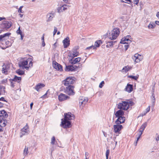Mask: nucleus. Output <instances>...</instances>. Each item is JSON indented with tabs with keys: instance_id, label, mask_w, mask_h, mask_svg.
Listing matches in <instances>:
<instances>
[{
	"instance_id": "f257e3e1",
	"label": "nucleus",
	"mask_w": 159,
	"mask_h": 159,
	"mask_svg": "<svg viewBox=\"0 0 159 159\" xmlns=\"http://www.w3.org/2000/svg\"><path fill=\"white\" fill-rule=\"evenodd\" d=\"M75 116L70 112L64 114V120L61 119V125L64 128H68L71 127V123L70 120H74Z\"/></svg>"
},
{
	"instance_id": "f03ea898",
	"label": "nucleus",
	"mask_w": 159,
	"mask_h": 159,
	"mask_svg": "<svg viewBox=\"0 0 159 159\" xmlns=\"http://www.w3.org/2000/svg\"><path fill=\"white\" fill-rule=\"evenodd\" d=\"M120 33L119 30L117 28H115L109 33V38L111 40H114L116 39Z\"/></svg>"
},
{
	"instance_id": "7ed1b4c3",
	"label": "nucleus",
	"mask_w": 159,
	"mask_h": 159,
	"mask_svg": "<svg viewBox=\"0 0 159 159\" xmlns=\"http://www.w3.org/2000/svg\"><path fill=\"white\" fill-rule=\"evenodd\" d=\"M12 25L11 21H3L0 25V28L3 29L2 30V31H5L10 28Z\"/></svg>"
},
{
	"instance_id": "20e7f679",
	"label": "nucleus",
	"mask_w": 159,
	"mask_h": 159,
	"mask_svg": "<svg viewBox=\"0 0 159 159\" xmlns=\"http://www.w3.org/2000/svg\"><path fill=\"white\" fill-rule=\"evenodd\" d=\"M117 107L120 109L127 110L129 107L128 103L126 101H122V102L119 103L117 104Z\"/></svg>"
},
{
	"instance_id": "39448f33",
	"label": "nucleus",
	"mask_w": 159,
	"mask_h": 159,
	"mask_svg": "<svg viewBox=\"0 0 159 159\" xmlns=\"http://www.w3.org/2000/svg\"><path fill=\"white\" fill-rule=\"evenodd\" d=\"M64 82L65 85L68 87L70 86H71V84H73L75 82V80L73 79L71 77H68L64 80Z\"/></svg>"
},
{
	"instance_id": "423d86ee",
	"label": "nucleus",
	"mask_w": 159,
	"mask_h": 159,
	"mask_svg": "<svg viewBox=\"0 0 159 159\" xmlns=\"http://www.w3.org/2000/svg\"><path fill=\"white\" fill-rule=\"evenodd\" d=\"M10 66L9 64H4L2 66V73L7 75L8 74L9 70H10Z\"/></svg>"
},
{
	"instance_id": "0eeeda50",
	"label": "nucleus",
	"mask_w": 159,
	"mask_h": 159,
	"mask_svg": "<svg viewBox=\"0 0 159 159\" xmlns=\"http://www.w3.org/2000/svg\"><path fill=\"white\" fill-rule=\"evenodd\" d=\"M74 86H70L67 87L65 89V92L69 95H73L75 93L73 91Z\"/></svg>"
},
{
	"instance_id": "6e6552de",
	"label": "nucleus",
	"mask_w": 159,
	"mask_h": 159,
	"mask_svg": "<svg viewBox=\"0 0 159 159\" xmlns=\"http://www.w3.org/2000/svg\"><path fill=\"white\" fill-rule=\"evenodd\" d=\"M20 137L21 138L24 135H26L29 133L28 126L27 124L26 126L21 130Z\"/></svg>"
},
{
	"instance_id": "1a4fd4ad",
	"label": "nucleus",
	"mask_w": 159,
	"mask_h": 159,
	"mask_svg": "<svg viewBox=\"0 0 159 159\" xmlns=\"http://www.w3.org/2000/svg\"><path fill=\"white\" fill-rule=\"evenodd\" d=\"M30 59H28L26 60H24L22 61H20L19 64V67H22L23 69H26L27 70H28L29 69V67L28 66H25L28 64V62L29 61Z\"/></svg>"
},
{
	"instance_id": "9d476101",
	"label": "nucleus",
	"mask_w": 159,
	"mask_h": 159,
	"mask_svg": "<svg viewBox=\"0 0 159 159\" xmlns=\"http://www.w3.org/2000/svg\"><path fill=\"white\" fill-rule=\"evenodd\" d=\"M123 128L122 126L119 124H116L113 126L114 131L116 133L120 134V131Z\"/></svg>"
},
{
	"instance_id": "9b49d317",
	"label": "nucleus",
	"mask_w": 159,
	"mask_h": 159,
	"mask_svg": "<svg viewBox=\"0 0 159 159\" xmlns=\"http://www.w3.org/2000/svg\"><path fill=\"white\" fill-rule=\"evenodd\" d=\"M88 99L84 97H80L79 98V102L80 106L83 107L88 101Z\"/></svg>"
},
{
	"instance_id": "f8f14e48",
	"label": "nucleus",
	"mask_w": 159,
	"mask_h": 159,
	"mask_svg": "<svg viewBox=\"0 0 159 159\" xmlns=\"http://www.w3.org/2000/svg\"><path fill=\"white\" fill-rule=\"evenodd\" d=\"M79 63H78V65L77 64V65L76 66H66V67L65 69V70L67 71H75V69L79 67Z\"/></svg>"
},
{
	"instance_id": "ddd939ff",
	"label": "nucleus",
	"mask_w": 159,
	"mask_h": 159,
	"mask_svg": "<svg viewBox=\"0 0 159 159\" xmlns=\"http://www.w3.org/2000/svg\"><path fill=\"white\" fill-rule=\"evenodd\" d=\"M53 66L55 69L61 71L63 70L62 66L55 61H53Z\"/></svg>"
},
{
	"instance_id": "4468645a",
	"label": "nucleus",
	"mask_w": 159,
	"mask_h": 159,
	"mask_svg": "<svg viewBox=\"0 0 159 159\" xmlns=\"http://www.w3.org/2000/svg\"><path fill=\"white\" fill-rule=\"evenodd\" d=\"M11 34L10 33H6L3 35H0V41H3L9 39V36Z\"/></svg>"
},
{
	"instance_id": "2eb2a0df",
	"label": "nucleus",
	"mask_w": 159,
	"mask_h": 159,
	"mask_svg": "<svg viewBox=\"0 0 159 159\" xmlns=\"http://www.w3.org/2000/svg\"><path fill=\"white\" fill-rule=\"evenodd\" d=\"M69 7V5H63L60 7H58L57 9V12L59 13H60L67 9V7Z\"/></svg>"
},
{
	"instance_id": "dca6fc26",
	"label": "nucleus",
	"mask_w": 159,
	"mask_h": 159,
	"mask_svg": "<svg viewBox=\"0 0 159 159\" xmlns=\"http://www.w3.org/2000/svg\"><path fill=\"white\" fill-rule=\"evenodd\" d=\"M124 112L121 109H120L117 111L115 115L116 117L118 118L120 117H123V116L124 115Z\"/></svg>"
},
{
	"instance_id": "f3484780",
	"label": "nucleus",
	"mask_w": 159,
	"mask_h": 159,
	"mask_svg": "<svg viewBox=\"0 0 159 159\" xmlns=\"http://www.w3.org/2000/svg\"><path fill=\"white\" fill-rule=\"evenodd\" d=\"M124 90L129 93L131 92L133 90V85L128 84Z\"/></svg>"
},
{
	"instance_id": "a211bd4d",
	"label": "nucleus",
	"mask_w": 159,
	"mask_h": 159,
	"mask_svg": "<svg viewBox=\"0 0 159 159\" xmlns=\"http://www.w3.org/2000/svg\"><path fill=\"white\" fill-rule=\"evenodd\" d=\"M69 98V97L65 94L61 93L58 96V99L60 101H62Z\"/></svg>"
},
{
	"instance_id": "6ab92c4d",
	"label": "nucleus",
	"mask_w": 159,
	"mask_h": 159,
	"mask_svg": "<svg viewBox=\"0 0 159 159\" xmlns=\"http://www.w3.org/2000/svg\"><path fill=\"white\" fill-rule=\"evenodd\" d=\"M125 118L123 116L120 117L116 120L115 123L117 124H120L124 123L125 121Z\"/></svg>"
},
{
	"instance_id": "aec40b11",
	"label": "nucleus",
	"mask_w": 159,
	"mask_h": 159,
	"mask_svg": "<svg viewBox=\"0 0 159 159\" xmlns=\"http://www.w3.org/2000/svg\"><path fill=\"white\" fill-rule=\"evenodd\" d=\"M64 47L65 48H67L70 45L69 38L68 37H66L63 41Z\"/></svg>"
},
{
	"instance_id": "412c9836",
	"label": "nucleus",
	"mask_w": 159,
	"mask_h": 159,
	"mask_svg": "<svg viewBox=\"0 0 159 159\" xmlns=\"http://www.w3.org/2000/svg\"><path fill=\"white\" fill-rule=\"evenodd\" d=\"M131 39V36L130 35H127L124 38H123L120 42V43L125 44L126 41Z\"/></svg>"
},
{
	"instance_id": "4be33fe9",
	"label": "nucleus",
	"mask_w": 159,
	"mask_h": 159,
	"mask_svg": "<svg viewBox=\"0 0 159 159\" xmlns=\"http://www.w3.org/2000/svg\"><path fill=\"white\" fill-rule=\"evenodd\" d=\"M81 58L77 57L75 58H72L70 60V62L71 64H74L80 61Z\"/></svg>"
},
{
	"instance_id": "5701e85b",
	"label": "nucleus",
	"mask_w": 159,
	"mask_h": 159,
	"mask_svg": "<svg viewBox=\"0 0 159 159\" xmlns=\"http://www.w3.org/2000/svg\"><path fill=\"white\" fill-rule=\"evenodd\" d=\"M47 17H48V19L47 21L50 22L52 20L53 18L55 16V13H51L48 14L47 15Z\"/></svg>"
},
{
	"instance_id": "b1692460",
	"label": "nucleus",
	"mask_w": 159,
	"mask_h": 159,
	"mask_svg": "<svg viewBox=\"0 0 159 159\" xmlns=\"http://www.w3.org/2000/svg\"><path fill=\"white\" fill-rule=\"evenodd\" d=\"M45 86V85L43 84L40 83L37 84L35 87L34 89L37 91H39V90Z\"/></svg>"
},
{
	"instance_id": "393cba45",
	"label": "nucleus",
	"mask_w": 159,
	"mask_h": 159,
	"mask_svg": "<svg viewBox=\"0 0 159 159\" xmlns=\"http://www.w3.org/2000/svg\"><path fill=\"white\" fill-rule=\"evenodd\" d=\"M8 116V114L4 110H2L0 111V116H2L4 118H7Z\"/></svg>"
},
{
	"instance_id": "a878e982",
	"label": "nucleus",
	"mask_w": 159,
	"mask_h": 159,
	"mask_svg": "<svg viewBox=\"0 0 159 159\" xmlns=\"http://www.w3.org/2000/svg\"><path fill=\"white\" fill-rule=\"evenodd\" d=\"M11 80H13L14 82H17L19 83L21 80V77H17L15 75L14 78L13 79H11Z\"/></svg>"
},
{
	"instance_id": "bb28decb",
	"label": "nucleus",
	"mask_w": 159,
	"mask_h": 159,
	"mask_svg": "<svg viewBox=\"0 0 159 159\" xmlns=\"http://www.w3.org/2000/svg\"><path fill=\"white\" fill-rule=\"evenodd\" d=\"M2 123L0 124V125L2 126V128L3 127L5 126L6 124L7 123V121L6 120L2 118Z\"/></svg>"
},
{
	"instance_id": "cd10ccee",
	"label": "nucleus",
	"mask_w": 159,
	"mask_h": 159,
	"mask_svg": "<svg viewBox=\"0 0 159 159\" xmlns=\"http://www.w3.org/2000/svg\"><path fill=\"white\" fill-rule=\"evenodd\" d=\"M116 41H111V42H106V43L107 44L106 45V46L107 48H110L111 46H112L113 45V43L116 42Z\"/></svg>"
},
{
	"instance_id": "c85d7f7f",
	"label": "nucleus",
	"mask_w": 159,
	"mask_h": 159,
	"mask_svg": "<svg viewBox=\"0 0 159 159\" xmlns=\"http://www.w3.org/2000/svg\"><path fill=\"white\" fill-rule=\"evenodd\" d=\"M131 67H129L128 66H125L123 68L122 70V71L123 72H126L128 71L131 68Z\"/></svg>"
},
{
	"instance_id": "c756f323",
	"label": "nucleus",
	"mask_w": 159,
	"mask_h": 159,
	"mask_svg": "<svg viewBox=\"0 0 159 159\" xmlns=\"http://www.w3.org/2000/svg\"><path fill=\"white\" fill-rule=\"evenodd\" d=\"M102 43V41L101 40L97 41L95 42L94 44V47H99L100 45Z\"/></svg>"
},
{
	"instance_id": "7c9ffc66",
	"label": "nucleus",
	"mask_w": 159,
	"mask_h": 159,
	"mask_svg": "<svg viewBox=\"0 0 159 159\" xmlns=\"http://www.w3.org/2000/svg\"><path fill=\"white\" fill-rule=\"evenodd\" d=\"M139 75H137L136 76L133 75H129L128 77L132 79L135 80H137V79L139 78Z\"/></svg>"
},
{
	"instance_id": "2f4dec72",
	"label": "nucleus",
	"mask_w": 159,
	"mask_h": 159,
	"mask_svg": "<svg viewBox=\"0 0 159 159\" xmlns=\"http://www.w3.org/2000/svg\"><path fill=\"white\" fill-rule=\"evenodd\" d=\"M155 26V25L152 22H151L148 25V28L149 29H153Z\"/></svg>"
},
{
	"instance_id": "473e14b6",
	"label": "nucleus",
	"mask_w": 159,
	"mask_h": 159,
	"mask_svg": "<svg viewBox=\"0 0 159 159\" xmlns=\"http://www.w3.org/2000/svg\"><path fill=\"white\" fill-rule=\"evenodd\" d=\"M28 148L26 146L25 147V148L24 150L23 154L25 156H26L28 153Z\"/></svg>"
},
{
	"instance_id": "72a5a7b5",
	"label": "nucleus",
	"mask_w": 159,
	"mask_h": 159,
	"mask_svg": "<svg viewBox=\"0 0 159 159\" xmlns=\"http://www.w3.org/2000/svg\"><path fill=\"white\" fill-rule=\"evenodd\" d=\"M147 123L146 122H145L143 124H142L140 127V129H142L143 130H144L147 126Z\"/></svg>"
},
{
	"instance_id": "f704fd0d",
	"label": "nucleus",
	"mask_w": 159,
	"mask_h": 159,
	"mask_svg": "<svg viewBox=\"0 0 159 159\" xmlns=\"http://www.w3.org/2000/svg\"><path fill=\"white\" fill-rule=\"evenodd\" d=\"M139 58H143V57L141 55H139L138 54H135L134 56V58H133V59H138Z\"/></svg>"
},
{
	"instance_id": "c9c22d12",
	"label": "nucleus",
	"mask_w": 159,
	"mask_h": 159,
	"mask_svg": "<svg viewBox=\"0 0 159 159\" xmlns=\"http://www.w3.org/2000/svg\"><path fill=\"white\" fill-rule=\"evenodd\" d=\"M73 53L72 54V56H73L74 57H76L78 55L79 52L77 51L76 50H75V49H73Z\"/></svg>"
},
{
	"instance_id": "e433bc0d",
	"label": "nucleus",
	"mask_w": 159,
	"mask_h": 159,
	"mask_svg": "<svg viewBox=\"0 0 159 159\" xmlns=\"http://www.w3.org/2000/svg\"><path fill=\"white\" fill-rule=\"evenodd\" d=\"M56 139L55 137L54 136H53L51 139V144L52 145L55 144Z\"/></svg>"
},
{
	"instance_id": "4c0bfd02",
	"label": "nucleus",
	"mask_w": 159,
	"mask_h": 159,
	"mask_svg": "<svg viewBox=\"0 0 159 159\" xmlns=\"http://www.w3.org/2000/svg\"><path fill=\"white\" fill-rule=\"evenodd\" d=\"M16 72L18 73L20 75H22L24 74V72L22 70H19L18 71H17Z\"/></svg>"
},
{
	"instance_id": "58836bf2",
	"label": "nucleus",
	"mask_w": 159,
	"mask_h": 159,
	"mask_svg": "<svg viewBox=\"0 0 159 159\" xmlns=\"http://www.w3.org/2000/svg\"><path fill=\"white\" fill-rule=\"evenodd\" d=\"M11 80V79H9V81L11 82V86L12 87L14 88L15 87L14 84L15 83L14 82L13 80Z\"/></svg>"
},
{
	"instance_id": "ea45409f",
	"label": "nucleus",
	"mask_w": 159,
	"mask_h": 159,
	"mask_svg": "<svg viewBox=\"0 0 159 159\" xmlns=\"http://www.w3.org/2000/svg\"><path fill=\"white\" fill-rule=\"evenodd\" d=\"M150 106H148V107L146 108V113H144L143 115H146V114L149 112L150 110Z\"/></svg>"
},
{
	"instance_id": "a19ab883",
	"label": "nucleus",
	"mask_w": 159,
	"mask_h": 159,
	"mask_svg": "<svg viewBox=\"0 0 159 159\" xmlns=\"http://www.w3.org/2000/svg\"><path fill=\"white\" fill-rule=\"evenodd\" d=\"M16 33L17 34H20V35L22 34V32L20 30V27H19L18 30H17Z\"/></svg>"
},
{
	"instance_id": "79ce46f5",
	"label": "nucleus",
	"mask_w": 159,
	"mask_h": 159,
	"mask_svg": "<svg viewBox=\"0 0 159 159\" xmlns=\"http://www.w3.org/2000/svg\"><path fill=\"white\" fill-rule=\"evenodd\" d=\"M104 84V82L103 81H102L101 82L100 84L99 87L100 88H102Z\"/></svg>"
},
{
	"instance_id": "37998d69",
	"label": "nucleus",
	"mask_w": 159,
	"mask_h": 159,
	"mask_svg": "<svg viewBox=\"0 0 159 159\" xmlns=\"http://www.w3.org/2000/svg\"><path fill=\"white\" fill-rule=\"evenodd\" d=\"M135 61L136 62H138L141 61L142 59V58H139L138 59H134Z\"/></svg>"
},
{
	"instance_id": "c03bdc74",
	"label": "nucleus",
	"mask_w": 159,
	"mask_h": 159,
	"mask_svg": "<svg viewBox=\"0 0 159 159\" xmlns=\"http://www.w3.org/2000/svg\"><path fill=\"white\" fill-rule=\"evenodd\" d=\"M92 48H93V49H94L96 48L94 46H93V45H92V46H90V47H87L86 49H90Z\"/></svg>"
},
{
	"instance_id": "a18cd8bd",
	"label": "nucleus",
	"mask_w": 159,
	"mask_h": 159,
	"mask_svg": "<svg viewBox=\"0 0 159 159\" xmlns=\"http://www.w3.org/2000/svg\"><path fill=\"white\" fill-rule=\"evenodd\" d=\"M155 98L154 97H153L152 98V103L153 106H154L155 105Z\"/></svg>"
},
{
	"instance_id": "49530a36",
	"label": "nucleus",
	"mask_w": 159,
	"mask_h": 159,
	"mask_svg": "<svg viewBox=\"0 0 159 159\" xmlns=\"http://www.w3.org/2000/svg\"><path fill=\"white\" fill-rule=\"evenodd\" d=\"M57 31V28H56V27H54V31L53 32V35H54L56 34V33Z\"/></svg>"
},
{
	"instance_id": "de8ad7c7",
	"label": "nucleus",
	"mask_w": 159,
	"mask_h": 159,
	"mask_svg": "<svg viewBox=\"0 0 159 159\" xmlns=\"http://www.w3.org/2000/svg\"><path fill=\"white\" fill-rule=\"evenodd\" d=\"M5 44L6 45H8L9 46H11V43L10 42L7 41L5 42Z\"/></svg>"
},
{
	"instance_id": "09e8293b",
	"label": "nucleus",
	"mask_w": 159,
	"mask_h": 159,
	"mask_svg": "<svg viewBox=\"0 0 159 159\" xmlns=\"http://www.w3.org/2000/svg\"><path fill=\"white\" fill-rule=\"evenodd\" d=\"M23 6H20V8H19L18 10V12L19 13H22V9L23 7Z\"/></svg>"
},
{
	"instance_id": "8fccbe9b",
	"label": "nucleus",
	"mask_w": 159,
	"mask_h": 159,
	"mask_svg": "<svg viewBox=\"0 0 159 159\" xmlns=\"http://www.w3.org/2000/svg\"><path fill=\"white\" fill-rule=\"evenodd\" d=\"M128 103V105L129 106V105L132 106L133 105L134 103L131 101H129V102H127Z\"/></svg>"
},
{
	"instance_id": "3c124183",
	"label": "nucleus",
	"mask_w": 159,
	"mask_h": 159,
	"mask_svg": "<svg viewBox=\"0 0 159 159\" xmlns=\"http://www.w3.org/2000/svg\"><path fill=\"white\" fill-rule=\"evenodd\" d=\"M143 131L144 130H143L142 129H139V134L141 135H142V133L143 132Z\"/></svg>"
},
{
	"instance_id": "603ef678",
	"label": "nucleus",
	"mask_w": 159,
	"mask_h": 159,
	"mask_svg": "<svg viewBox=\"0 0 159 159\" xmlns=\"http://www.w3.org/2000/svg\"><path fill=\"white\" fill-rule=\"evenodd\" d=\"M156 140L157 141H158L159 140V135L157 134H156Z\"/></svg>"
},
{
	"instance_id": "864d4df0",
	"label": "nucleus",
	"mask_w": 159,
	"mask_h": 159,
	"mask_svg": "<svg viewBox=\"0 0 159 159\" xmlns=\"http://www.w3.org/2000/svg\"><path fill=\"white\" fill-rule=\"evenodd\" d=\"M134 4L137 5L139 2V0H134Z\"/></svg>"
},
{
	"instance_id": "5fc2aeb1",
	"label": "nucleus",
	"mask_w": 159,
	"mask_h": 159,
	"mask_svg": "<svg viewBox=\"0 0 159 159\" xmlns=\"http://www.w3.org/2000/svg\"><path fill=\"white\" fill-rule=\"evenodd\" d=\"M29 66H28L29 67V68L30 67H32V66H33V63L32 61H30V62L29 63Z\"/></svg>"
},
{
	"instance_id": "6e6d98bb",
	"label": "nucleus",
	"mask_w": 159,
	"mask_h": 159,
	"mask_svg": "<svg viewBox=\"0 0 159 159\" xmlns=\"http://www.w3.org/2000/svg\"><path fill=\"white\" fill-rule=\"evenodd\" d=\"M129 47V46L128 45H125V51L127 50Z\"/></svg>"
},
{
	"instance_id": "4d7b16f0",
	"label": "nucleus",
	"mask_w": 159,
	"mask_h": 159,
	"mask_svg": "<svg viewBox=\"0 0 159 159\" xmlns=\"http://www.w3.org/2000/svg\"><path fill=\"white\" fill-rule=\"evenodd\" d=\"M110 152V150L109 149H108L107 150L106 153V155H109Z\"/></svg>"
},
{
	"instance_id": "13d9d810",
	"label": "nucleus",
	"mask_w": 159,
	"mask_h": 159,
	"mask_svg": "<svg viewBox=\"0 0 159 159\" xmlns=\"http://www.w3.org/2000/svg\"><path fill=\"white\" fill-rule=\"evenodd\" d=\"M0 101L7 102L6 101L5 99L4 98L2 97L0 98Z\"/></svg>"
},
{
	"instance_id": "bf43d9fd",
	"label": "nucleus",
	"mask_w": 159,
	"mask_h": 159,
	"mask_svg": "<svg viewBox=\"0 0 159 159\" xmlns=\"http://www.w3.org/2000/svg\"><path fill=\"white\" fill-rule=\"evenodd\" d=\"M131 42V41L130 39L129 40H128V41H126L125 44H129V43H130Z\"/></svg>"
},
{
	"instance_id": "052dcab7",
	"label": "nucleus",
	"mask_w": 159,
	"mask_h": 159,
	"mask_svg": "<svg viewBox=\"0 0 159 159\" xmlns=\"http://www.w3.org/2000/svg\"><path fill=\"white\" fill-rule=\"evenodd\" d=\"M42 46L43 47H44L45 45V43L44 41H43L42 42Z\"/></svg>"
},
{
	"instance_id": "680f3d73",
	"label": "nucleus",
	"mask_w": 159,
	"mask_h": 159,
	"mask_svg": "<svg viewBox=\"0 0 159 159\" xmlns=\"http://www.w3.org/2000/svg\"><path fill=\"white\" fill-rule=\"evenodd\" d=\"M3 104L0 102V108L2 107L3 106Z\"/></svg>"
},
{
	"instance_id": "e2e57ef3",
	"label": "nucleus",
	"mask_w": 159,
	"mask_h": 159,
	"mask_svg": "<svg viewBox=\"0 0 159 159\" xmlns=\"http://www.w3.org/2000/svg\"><path fill=\"white\" fill-rule=\"evenodd\" d=\"M3 131V129L2 128V126L0 125V132H2Z\"/></svg>"
},
{
	"instance_id": "0e129e2a",
	"label": "nucleus",
	"mask_w": 159,
	"mask_h": 159,
	"mask_svg": "<svg viewBox=\"0 0 159 159\" xmlns=\"http://www.w3.org/2000/svg\"><path fill=\"white\" fill-rule=\"evenodd\" d=\"M155 23L157 25H159V21H156Z\"/></svg>"
},
{
	"instance_id": "69168bd1",
	"label": "nucleus",
	"mask_w": 159,
	"mask_h": 159,
	"mask_svg": "<svg viewBox=\"0 0 159 159\" xmlns=\"http://www.w3.org/2000/svg\"><path fill=\"white\" fill-rule=\"evenodd\" d=\"M50 150V151H51V152H52V151H53L54 150V149L53 148V147H52Z\"/></svg>"
},
{
	"instance_id": "338daca9",
	"label": "nucleus",
	"mask_w": 159,
	"mask_h": 159,
	"mask_svg": "<svg viewBox=\"0 0 159 159\" xmlns=\"http://www.w3.org/2000/svg\"><path fill=\"white\" fill-rule=\"evenodd\" d=\"M33 105V103L32 102L30 104V109H32Z\"/></svg>"
},
{
	"instance_id": "774afa93",
	"label": "nucleus",
	"mask_w": 159,
	"mask_h": 159,
	"mask_svg": "<svg viewBox=\"0 0 159 159\" xmlns=\"http://www.w3.org/2000/svg\"><path fill=\"white\" fill-rule=\"evenodd\" d=\"M156 16L159 19V11L157 12Z\"/></svg>"
}]
</instances>
